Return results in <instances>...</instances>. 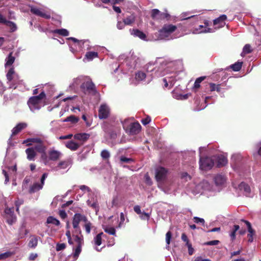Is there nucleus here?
I'll use <instances>...</instances> for the list:
<instances>
[{
  "instance_id": "f257e3e1",
  "label": "nucleus",
  "mask_w": 261,
  "mask_h": 261,
  "mask_svg": "<svg viewBox=\"0 0 261 261\" xmlns=\"http://www.w3.org/2000/svg\"><path fill=\"white\" fill-rule=\"evenodd\" d=\"M45 97L46 94L44 91L41 92L38 95L31 97L27 102V104L30 110L32 111L39 110L41 108L40 104L42 100Z\"/></svg>"
},
{
  "instance_id": "f03ea898",
  "label": "nucleus",
  "mask_w": 261,
  "mask_h": 261,
  "mask_svg": "<svg viewBox=\"0 0 261 261\" xmlns=\"http://www.w3.org/2000/svg\"><path fill=\"white\" fill-rule=\"evenodd\" d=\"M177 29L176 25L172 24H165L162 28L159 31V37L161 39L168 37L171 34Z\"/></svg>"
},
{
  "instance_id": "7ed1b4c3",
  "label": "nucleus",
  "mask_w": 261,
  "mask_h": 261,
  "mask_svg": "<svg viewBox=\"0 0 261 261\" xmlns=\"http://www.w3.org/2000/svg\"><path fill=\"white\" fill-rule=\"evenodd\" d=\"M81 221L85 222H87V217L83 215L80 213H76L73 217L72 225L73 228L75 229L74 232L81 234L82 231L79 226V223Z\"/></svg>"
},
{
  "instance_id": "20e7f679",
  "label": "nucleus",
  "mask_w": 261,
  "mask_h": 261,
  "mask_svg": "<svg viewBox=\"0 0 261 261\" xmlns=\"http://www.w3.org/2000/svg\"><path fill=\"white\" fill-rule=\"evenodd\" d=\"M81 89L85 94L95 93L96 92L95 86L91 79L82 83L81 85Z\"/></svg>"
},
{
  "instance_id": "39448f33",
  "label": "nucleus",
  "mask_w": 261,
  "mask_h": 261,
  "mask_svg": "<svg viewBox=\"0 0 261 261\" xmlns=\"http://www.w3.org/2000/svg\"><path fill=\"white\" fill-rule=\"evenodd\" d=\"M48 176L47 173H44L40 179V183L35 182L30 187L29 192L31 194L36 192L43 188L45 179Z\"/></svg>"
},
{
  "instance_id": "423d86ee",
  "label": "nucleus",
  "mask_w": 261,
  "mask_h": 261,
  "mask_svg": "<svg viewBox=\"0 0 261 261\" xmlns=\"http://www.w3.org/2000/svg\"><path fill=\"white\" fill-rule=\"evenodd\" d=\"M123 128L128 134L130 135H135L138 134L140 133L141 129V126L138 122H135L132 123L127 127H125V126L123 125Z\"/></svg>"
},
{
  "instance_id": "0eeeda50",
  "label": "nucleus",
  "mask_w": 261,
  "mask_h": 261,
  "mask_svg": "<svg viewBox=\"0 0 261 261\" xmlns=\"http://www.w3.org/2000/svg\"><path fill=\"white\" fill-rule=\"evenodd\" d=\"M200 168L203 170L211 169L214 165V161L210 158H201L199 161Z\"/></svg>"
},
{
  "instance_id": "6e6552de",
  "label": "nucleus",
  "mask_w": 261,
  "mask_h": 261,
  "mask_svg": "<svg viewBox=\"0 0 261 261\" xmlns=\"http://www.w3.org/2000/svg\"><path fill=\"white\" fill-rule=\"evenodd\" d=\"M14 207H12L11 208L6 207L5 210L7 222L11 225L15 223L17 219L14 213Z\"/></svg>"
},
{
  "instance_id": "1a4fd4ad",
  "label": "nucleus",
  "mask_w": 261,
  "mask_h": 261,
  "mask_svg": "<svg viewBox=\"0 0 261 261\" xmlns=\"http://www.w3.org/2000/svg\"><path fill=\"white\" fill-rule=\"evenodd\" d=\"M151 17L154 20H162L165 18L168 19L170 15L167 13L161 12L157 9H153L151 12Z\"/></svg>"
},
{
  "instance_id": "9d476101",
  "label": "nucleus",
  "mask_w": 261,
  "mask_h": 261,
  "mask_svg": "<svg viewBox=\"0 0 261 261\" xmlns=\"http://www.w3.org/2000/svg\"><path fill=\"white\" fill-rule=\"evenodd\" d=\"M167 170L164 167H160L156 169L155 178L158 181H161L166 177Z\"/></svg>"
},
{
  "instance_id": "9b49d317",
  "label": "nucleus",
  "mask_w": 261,
  "mask_h": 261,
  "mask_svg": "<svg viewBox=\"0 0 261 261\" xmlns=\"http://www.w3.org/2000/svg\"><path fill=\"white\" fill-rule=\"evenodd\" d=\"M109 115V110L106 105H101L98 110V117L100 119H107Z\"/></svg>"
},
{
  "instance_id": "f8f14e48",
  "label": "nucleus",
  "mask_w": 261,
  "mask_h": 261,
  "mask_svg": "<svg viewBox=\"0 0 261 261\" xmlns=\"http://www.w3.org/2000/svg\"><path fill=\"white\" fill-rule=\"evenodd\" d=\"M104 130L111 139H115L117 138V133L112 125H107L104 127Z\"/></svg>"
},
{
  "instance_id": "ddd939ff",
  "label": "nucleus",
  "mask_w": 261,
  "mask_h": 261,
  "mask_svg": "<svg viewBox=\"0 0 261 261\" xmlns=\"http://www.w3.org/2000/svg\"><path fill=\"white\" fill-rule=\"evenodd\" d=\"M27 124L24 122L19 123L14 127L12 130V134L11 138L13 136H16L19 133H20L22 129L25 128L27 127Z\"/></svg>"
},
{
  "instance_id": "4468645a",
  "label": "nucleus",
  "mask_w": 261,
  "mask_h": 261,
  "mask_svg": "<svg viewBox=\"0 0 261 261\" xmlns=\"http://www.w3.org/2000/svg\"><path fill=\"white\" fill-rule=\"evenodd\" d=\"M227 19L226 15L223 14L213 21L214 25H218V28H222L225 25V20Z\"/></svg>"
},
{
  "instance_id": "2eb2a0df",
  "label": "nucleus",
  "mask_w": 261,
  "mask_h": 261,
  "mask_svg": "<svg viewBox=\"0 0 261 261\" xmlns=\"http://www.w3.org/2000/svg\"><path fill=\"white\" fill-rule=\"evenodd\" d=\"M242 221L244 222L247 225L248 230V232H249L247 235L248 241L250 243H251L253 241V236L255 234V231L252 229L251 227V224L249 221L244 220H243Z\"/></svg>"
},
{
  "instance_id": "dca6fc26",
  "label": "nucleus",
  "mask_w": 261,
  "mask_h": 261,
  "mask_svg": "<svg viewBox=\"0 0 261 261\" xmlns=\"http://www.w3.org/2000/svg\"><path fill=\"white\" fill-rule=\"evenodd\" d=\"M239 189L241 191H243L244 194L247 196L249 197L251 193V189L250 186L244 182H242L239 185Z\"/></svg>"
},
{
  "instance_id": "f3484780",
  "label": "nucleus",
  "mask_w": 261,
  "mask_h": 261,
  "mask_svg": "<svg viewBox=\"0 0 261 261\" xmlns=\"http://www.w3.org/2000/svg\"><path fill=\"white\" fill-rule=\"evenodd\" d=\"M61 154H62L60 151L56 150H50L48 152L49 159L50 160L53 161H56L58 160Z\"/></svg>"
},
{
  "instance_id": "a211bd4d",
  "label": "nucleus",
  "mask_w": 261,
  "mask_h": 261,
  "mask_svg": "<svg viewBox=\"0 0 261 261\" xmlns=\"http://www.w3.org/2000/svg\"><path fill=\"white\" fill-rule=\"evenodd\" d=\"M25 153L27 155V159L29 161H34L37 153L33 147H30L25 150Z\"/></svg>"
},
{
  "instance_id": "6ab92c4d",
  "label": "nucleus",
  "mask_w": 261,
  "mask_h": 261,
  "mask_svg": "<svg viewBox=\"0 0 261 261\" xmlns=\"http://www.w3.org/2000/svg\"><path fill=\"white\" fill-rule=\"evenodd\" d=\"M34 150L37 151V152L42 153L45 154V151L46 150V146L45 144L44 141L34 145Z\"/></svg>"
},
{
  "instance_id": "aec40b11",
  "label": "nucleus",
  "mask_w": 261,
  "mask_h": 261,
  "mask_svg": "<svg viewBox=\"0 0 261 261\" xmlns=\"http://www.w3.org/2000/svg\"><path fill=\"white\" fill-rule=\"evenodd\" d=\"M38 239H39V237L35 235H31L28 243V246L31 248H35L38 245Z\"/></svg>"
},
{
  "instance_id": "412c9836",
  "label": "nucleus",
  "mask_w": 261,
  "mask_h": 261,
  "mask_svg": "<svg viewBox=\"0 0 261 261\" xmlns=\"http://www.w3.org/2000/svg\"><path fill=\"white\" fill-rule=\"evenodd\" d=\"M90 137V135L87 133H79L76 134L74 136V138L76 140L82 141L83 142L86 141Z\"/></svg>"
},
{
  "instance_id": "4be33fe9",
  "label": "nucleus",
  "mask_w": 261,
  "mask_h": 261,
  "mask_svg": "<svg viewBox=\"0 0 261 261\" xmlns=\"http://www.w3.org/2000/svg\"><path fill=\"white\" fill-rule=\"evenodd\" d=\"M211 32H212V29H211V28L204 29V25H199L197 28L194 29L193 32L194 34H199V33H202Z\"/></svg>"
},
{
  "instance_id": "5701e85b",
  "label": "nucleus",
  "mask_w": 261,
  "mask_h": 261,
  "mask_svg": "<svg viewBox=\"0 0 261 261\" xmlns=\"http://www.w3.org/2000/svg\"><path fill=\"white\" fill-rule=\"evenodd\" d=\"M65 146L71 150L75 151L79 148L80 145L72 141H70L66 143Z\"/></svg>"
},
{
  "instance_id": "b1692460",
  "label": "nucleus",
  "mask_w": 261,
  "mask_h": 261,
  "mask_svg": "<svg viewBox=\"0 0 261 261\" xmlns=\"http://www.w3.org/2000/svg\"><path fill=\"white\" fill-rule=\"evenodd\" d=\"M227 163V160L223 155L218 156L217 158V166L219 168L224 166Z\"/></svg>"
},
{
  "instance_id": "393cba45",
  "label": "nucleus",
  "mask_w": 261,
  "mask_h": 261,
  "mask_svg": "<svg viewBox=\"0 0 261 261\" xmlns=\"http://www.w3.org/2000/svg\"><path fill=\"white\" fill-rule=\"evenodd\" d=\"M43 141H44L43 140H42V139H41L40 138H30V139H28L27 140H24L23 142V144L28 143L27 144V146H31V145H32V143H29V142L34 143H36V144H39Z\"/></svg>"
},
{
  "instance_id": "a878e982",
  "label": "nucleus",
  "mask_w": 261,
  "mask_h": 261,
  "mask_svg": "<svg viewBox=\"0 0 261 261\" xmlns=\"http://www.w3.org/2000/svg\"><path fill=\"white\" fill-rule=\"evenodd\" d=\"M226 179L221 174H218L215 177V182L216 185L221 186L224 184Z\"/></svg>"
},
{
  "instance_id": "bb28decb",
  "label": "nucleus",
  "mask_w": 261,
  "mask_h": 261,
  "mask_svg": "<svg viewBox=\"0 0 261 261\" xmlns=\"http://www.w3.org/2000/svg\"><path fill=\"white\" fill-rule=\"evenodd\" d=\"M132 34L136 37H138L142 40H145L146 38V35L143 32L138 29H133Z\"/></svg>"
},
{
  "instance_id": "cd10ccee",
  "label": "nucleus",
  "mask_w": 261,
  "mask_h": 261,
  "mask_svg": "<svg viewBox=\"0 0 261 261\" xmlns=\"http://www.w3.org/2000/svg\"><path fill=\"white\" fill-rule=\"evenodd\" d=\"M13 53L11 52L9 54L8 57L6 59L5 66H11L13 64L15 61V57L12 56Z\"/></svg>"
},
{
  "instance_id": "c85d7f7f",
  "label": "nucleus",
  "mask_w": 261,
  "mask_h": 261,
  "mask_svg": "<svg viewBox=\"0 0 261 261\" xmlns=\"http://www.w3.org/2000/svg\"><path fill=\"white\" fill-rule=\"evenodd\" d=\"M74 251L72 253V257L74 259V261L76 260L79 256L80 254L82 251V246L77 245L75 249H73Z\"/></svg>"
},
{
  "instance_id": "c756f323",
  "label": "nucleus",
  "mask_w": 261,
  "mask_h": 261,
  "mask_svg": "<svg viewBox=\"0 0 261 261\" xmlns=\"http://www.w3.org/2000/svg\"><path fill=\"white\" fill-rule=\"evenodd\" d=\"M53 33L64 37H66L69 35V32L65 29H56L53 31Z\"/></svg>"
},
{
  "instance_id": "7c9ffc66",
  "label": "nucleus",
  "mask_w": 261,
  "mask_h": 261,
  "mask_svg": "<svg viewBox=\"0 0 261 261\" xmlns=\"http://www.w3.org/2000/svg\"><path fill=\"white\" fill-rule=\"evenodd\" d=\"M46 222L48 224H53L56 226H59L60 225V222L59 220L54 218L53 216H49L47 218Z\"/></svg>"
},
{
  "instance_id": "2f4dec72",
  "label": "nucleus",
  "mask_w": 261,
  "mask_h": 261,
  "mask_svg": "<svg viewBox=\"0 0 261 261\" xmlns=\"http://www.w3.org/2000/svg\"><path fill=\"white\" fill-rule=\"evenodd\" d=\"M85 57L89 61L92 60L94 58L98 57V53L95 51H88L86 53Z\"/></svg>"
},
{
  "instance_id": "473e14b6",
  "label": "nucleus",
  "mask_w": 261,
  "mask_h": 261,
  "mask_svg": "<svg viewBox=\"0 0 261 261\" xmlns=\"http://www.w3.org/2000/svg\"><path fill=\"white\" fill-rule=\"evenodd\" d=\"M243 62L238 61L230 66V68L234 71H239L241 70Z\"/></svg>"
},
{
  "instance_id": "72a5a7b5",
  "label": "nucleus",
  "mask_w": 261,
  "mask_h": 261,
  "mask_svg": "<svg viewBox=\"0 0 261 261\" xmlns=\"http://www.w3.org/2000/svg\"><path fill=\"white\" fill-rule=\"evenodd\" d=\"M79 120V118L74 115H70L63 120L64 122H70L72 123H76Z\"/></svg>"
},
{
  "instance_id": "f704fd0d",
  "label": "nucleus",
  "mask_w": 261,
  "mask_h": 261,
  "mask_svg": "<svg viewBox=\"0 0 261 261\" xmlns=\"http://www.w3.org/2000/svg\"><path fill=\"white\" fill-rule=\"evenodd\" d=\"M240 229V226L238 225H234L233 228L230 233V237L232 241H233L236 238V232Z\"/></svg>"
},
{
  "instance_id": "c9c22d12",
  "label": "nucleus",
  "mask_w": 261,
  "mask_h": 261,
  "mask_svg": "<svg viewBox=\"0 0 261 261\" xmlns=\"http://www.w3.org/2000/svg\"><path fill=\"white\" fill-rule=\"evenodd\" d=\"M15 74L14 68L13 67H11L7 72L6 74L7 79L9 82H11L12 81L13 79L14 75Z\"/></svg>"
},
{
  "instance_id": "e433bc0d",
  "label": "nucleus",
  "mask_w": 261,
  "mask_h": 261,
  "mask_svg": "<svg viewBox=\"0 0 261 261\" xmlns=\"http://www.w3.org/2000/svg\"><path fill=\"white\" fill-rule=\"evenodd\" d=\"M221 85L220 84H215L214 83H210V91L211 92L216 91L218 92H220L221 91Z\"/></svg>"
},
{
  "instance_id": "4c0bfd02",
  "label": "nucleus",
  "mask_w": 261,
  "mask_h": 261,
  "mask_svg": "<svg viewBox=\"0 0 261 261\" xmlns=\"http://www.w3.org/2000/svg\"><path fill=\"white\" fill-rule=\"evenodd\" d=\"M5 24L10 28L11 32H14L17 29L16 25L12 21L6 20Z\"/></svg>"
},
{
  "instance_id": "58836bf2",
  "label": "nucleus",
  "mask_w": 261,
  "mask_h": 261,
  "mask_svg": "<svg viewBox=\"0 0 261 261\" xmlns=\"http://www.w3.org/2000/svg\"><path fill=\"white\" fill-rule=\"evenodd\" d=\"M102 235H103V233L101 232L97 234L94 238V243L96 245L99 246L101 244V237Z\"/></svg>"
},
{
  "instance_id": "ea45409f",
  "label": "nucleus",
  "mask_w": 261,
  "mask_h": 261,
  "mask_svg": "<svg viewBox=\"0 0 261 261\" xmlns=\"http://www.w3.org/2000/svg\"><path fill=\"white\" fill-rule=\"evenodd\" d=\"M104 231L109 233V234L115 236L116 230L113 227L105 226L103 227Z\"/></svg>"
},
{
  "instance_id": "a19ab883",
  "label": "nucleus",
  "mask_w": 261,
  "mask_h": 261,
  "mask_svg": "<svg viewBox=\"0 0 261 261\" xmlns=\"http://www.w3.org/2000/svg\"><path fill=\"white\" fill-rule=\"evenodd\" d=\"M135 17L133 15H131L124 19L123 22L125 25H130L135 21Z\"/></svg>"
},
{
  "instance_id": "79ce46f5",
  "label": "nucleus",
  "mask_w": 261,
  "mask_h": 261,
  "mask_svg": "<svg viewBox=\"0 0 261 261\" xmlns=\"http://www.w3.org/2000/svg\"><path fill=\"white\" fill-rule=\"evenodd\" d=\"M206 79V76H200L198 78H197L196 81H195L194 87L195 88H199L200 87V84L205 79Z\"/></svg>"
},
{
  "instance_id": "37998d69",
  "label": "nucleus",
  "mask_w": 261,
  "mask_h": 261,
  "mask_svg": "<svg viewBox=\"0 0 261 261\" xmlns=\"http://www.w3.org/2000/svg\"><path fill=\"white\" fill-rule=\"evenodd\" d=\"M146 77V74L142 71H138L136 73V79L138 81L144 80Z\"/></svg>"
},
{
  "instance_id": "c03bdc74",
  "label": "nucleus",
  "mask_w": 261,
  "mask_h": 261,
  "mask_svg": "<svg viewBox=\"0 0 261 261\" xmlns=\"http://www.w3.org/2000/svg\"><path fill=\"white\" fill-rule=\"evenodd\" d=\"M72 236L74 238V241L77 243V245H80V246H82L84 242L83 239L79 237L77 234H73Z\"/></svg>"
},
{
  "instance_id": "a18cd8bd",
  "label": "nucleus",
  "mask_w": 261,
  "mask_h": 261,
  "mask_svg": "<svg viewBox=\"0 0 261 261\" xmlns=\"http://www.w3.org/2000/svg\"><path fill=\"white\" fill-rule=\"evenodd\" d=\"M100 155L101 158L104 160H107L110 156L109 152L107 150H102Z\"/></svg>"
},
{
  "instance_id": "49530a36",
  "label": "nucleus",
  "mask_w": 261,
  "mask_h": 261,
  "mask_svg": "<svg viewBox=\"0 0 261 261\" xmlns=\"http://www.w3.org/2000/svg\"><path fill=\"white\" fill-rule=\"evenodd\" d=\"M30 11L32 13L37 16H39L41 12H42L41 9L36 7H32L30 9Z\"/></svg>"
},
{
  "instance_id": "de8ad7c7",
  "label": "nucleus",
  "mask_w": 261,
  "mask_h": 261,
  "mask_svg": "<svg viewBox=\"0 0 261 261\" xmlns=\"http://www.w3.org/2000/svg\"><path fill=\"white\" fill-rule=\"evenodd\" d=\"M68 166V164L66 161H61L59 164L57 168L59 169H65Z\"/></svg>"
},
{
  "instance_id": "09e8293b",
  "label": "nucleus",
  "mask_w": 261,
  "mask_h": 261,
  "mask_svg": "<svg viewBox=\"0 0 261 261\" xmlns=\"http://www.w3.org/2000/svg\"><path fill=\"white\" fill-rule=\"evenodd\" d=\"M120 160L122 163H131L134 162V160L133 159L127 158L123 156H121Z\"/></svg>"
},
{
  "instance_id": "8fccbe9b",
  "label": "nucleus",
  "mask_w": 261,
  "mask_h": 261,
  "mask_svg": "<svg viewBox=\"0 0 261 261\" xmlns=\"http://www.w3.org/2000/svg\"><path fill=\"white\" fill-rule=\"evenodd\" d=\"M252 51L251 46L249 44H246L243 47V52L245 54L251 53Z\"/></svg>"
},
{
  "instance_id": "3c124183",
  "label": "nucleus",
  "mask_w": 261,
  "mask_h": 261,
  "mask_svg": "<svg viewBox=\"0 0 261 261\" xmlns=\"http://www.w3.org/2000/svg\"><path fill=\"white\" fill-rule=\"evenodd\" d=\"M85 224L84 225L85 230L86 232L89 234L91 231V223L89 221L85 222Z\"/></svg>"
},
{
  "instance_id": "603ef678",
  "label": "nucleus",
  "mask_w": 261,
  "mask_h": 261,
  "mask_svg": "<svg viewBox=\"0 0 261 261\" xmlns=\"http://www.w3.org/2000/svg\"><path fill=\"white\" fill-rule=\"evenodd\" d=\"M172 237V233L170 231H168L166 234V242L168 245L170 243L171 239Z\"/></svg>"
},
{
  "instance_id": "864d4df0",
  "label": "nucleus",
  "mask_w": 261,
  "mask_h": 261,
  "mask_svg": "<svg viewBox=\"0 0 261 261\" xmlns=\"http://www.w3.org/2000/svg\"><path fill=\"white\" fill-rule=\"evenodd\" d=\"M119 206V202H118V198L117 196L114 197L113 200L112 201V206L113 207L114 206Z\"/></svg>"
},
{
  "instance_id": "5fc2aeb1",
  "label": "nucleus",
  "mask_w": 261,
  "mask_h": 261,
  "mask_svg": "<svg viewBox=\"0 0 261 261\" xmlns=\"http://www.w3.org/2000/svg\"><path fill=\"white\" fill-rule=\"evenodd\" d=\"M186 246H187V247L188 248L189 254L190 255H192L193 254V253H194V250L192 248V246L191 243H188L186 244Z\"/></svg>"
},
{
  "instance_id": "6e6d98bb",
  "label": "nucleus",
  "mask_w": 261,
  "mask_h": 261,
  "mask_svg": "<svg viewBox=\"0 0 261 261\" xmlns=\"http://www.w3.org/2000/svg\"><path fill=\"white\" fill-rule=\"evenodd\" d=\"M66 248V245L65 243L59 244L58 243L56 246L57 251H61L64 249Z\"/></svg>"
},
{
  "instance_id": "4d7b16f0",
  "label": "nucleus",
  "mask_w": 261,
  "mask_h": 261,
  "mask_svg": "<svg viewBox=\"0 0 261 261\" xmlns=\"http://www.w3.org/2000/svg\"><path fill=\"white\" fill-rule=\"evenodd\" d=\"M194 221L196 223H201L203 225L204 224V220L197 217H194L193 218Z\"/></svg>"
},
{
  "instance_id": "13d9d810",
  "label": "nucleus",
  "mask_w": 261,
  "mask_h": 261,
  "mask_svg": "<svg viewBox=\"0 0 261 261\" xmlns=\"http://www.w3.org/2000/svg\"><path fill=\"white\" fill-rule=\"evenodd\" d=\"M220 243L218 240H213L205 242L204 244L205 245H216Z\"/></svg>"
},
{
  "instance_id": "bf43d9fd",
  "label": "nucleus",
  "mask_w": 261,
  "mask_h": 261,
  "mask_svg": "<svg viewBox=\"0 0 261 261\" xmlns=\"http://www.w3.org/2000/svg\"><path fill=\"white\" fill-rule=\"evenodd\" d=\"M125 221V216L123 213H121L120 214V222L118 225V226L119 227H121V225L124 223V222Z\"/></svg>"
},
{
  "instance_id": "052dcab7",
  "label": "nucleus",
  "mask_w": 261,
  "mask_h": 261,
  "mask_svg": "<svg viewBox=\"0 0 261 261\" xmlns=\"http://www.w3.org/2000/svg\"><path fill=\"white\" fill-rule=\"evenodd\" d=\"M150 121L151 118L149 116H147L145 118L141 120V122L143 125H146L148 124L150 122Z\"/></svg>"
},
{
  "instance_id": "680f3d73",
  "label": "nucleus",
  "mask_w": 261,
  "mask_h": 261,
  "mask_svg": "<svg viewBox=\"0 0 261 261\" xmlns=\"http://www.w3.org/2000/svg\"><path fill=\"white\" fill-rule=\"evenodd\" d=\"M59 215L62 219H65L67 217V215L64 210H60Z\"/></svg>"
},
{
  "instance_id": "e2e57ef3",
  "label": "nucleus",
  "mask_w": 261,
  "mask_h": 261,
  "mask_svg": "<svg viewBox=\"0 0 261 261\" xmlns=\"http://www.w3.org/2000/svg\"><path fill=\"white\" fill-rule=\"evenodd\" d=\"M45 19H49L50 18V15L49 14L46 13L42 11L39 16Z\"/></svg>"
},
{
  "instance_id": "0e129e2a",
  "label": "nucleus",
  "mask_w": 261,
  "mask_h": 261,
  "mask_svg": "<svg viewBox=\"0 0 261 261\" xmlns=\"http://www.w3.org/2000/svg\"><path fill=\"white\" fill-rule=\"evenodd\" d=\"M10 256V252H5L0 254V259H5Z\"/></svg>"
},
{
  "instance_id": "69168bd1",
  "label": "nucleus",
  "mask_w": 261,
  "mask_h": 261,
  "mask_svg": "<svg viewBox=\"0 0 261 261\" xmlns=\"http://www.w3.org/2000/svg\"><path fill=\"white\" fill-rule=\"evenodd\" d=\"M181 239L184 242H186V244L190 243L187 236L185 233L181 234Z\"/></svg>"
},
{
  "instance_id": "338daca9",
  "label": "nucleus",
  "mask_w": 261,
  "mask_h": 261,
  "mask_svg": "<svg viewBox=\"0 0 261 261\" xmlns=\"http://www.w3.org/2000/svg\"><path fill=\"white\" fill-rule=\"evenodd\" d=\"M134 211L137 214H142L140 206L139 205H135L134 207Z\"/></svg>"
},
{
  "instance_id": "774afa93",
  "label": "nucleus",
  "mask_w": 261,
  "mask_h": 261,
  "mask_svg": "<svg viewBox=\"0 0 261 261\" xmlns=\"http://www.w3.org/2000/svg\"><path fill=\"white\" fill-rule=\"evenodd\" d=\"M37 256H38V255L37 253H32L30 254V255L29 257V259L30 260H34L37 257Z\"/></svg>"
}]
</instances>
